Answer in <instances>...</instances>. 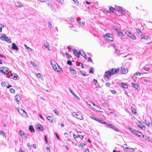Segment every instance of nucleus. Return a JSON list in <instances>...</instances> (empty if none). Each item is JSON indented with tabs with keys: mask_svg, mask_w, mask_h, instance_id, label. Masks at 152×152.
Returning a JSON list of instances; mask_svg holds the SVG:
<instances>
[{
	"mask_svg": "<svg viewBox=\"0 0 152 152\" xmlns=\"http://www.w3.org/2000/svg\"><path fill=\"white\" fill-rule=\"evenodd\" d=\"M116 9L118 12H121L122 14H125V12L122 9L121 7H118L116 8Z\"/></svg>",
	"mask_w": 152,
	"mask_h": 152,
	"instance_id": "obj_12",
	"label": "nucleus"
},
{
	"mask_svg": "<svg viewBox=\"0 0 152 152\" xmlns=\"http://www.w3.org/2000/svg\"><path fill=\"white\" fill-rule=\"evenodd\" d=\"M73 95H74V96L75 97V98L77 99H78V100H80V98L78 96H77L75 94L73 93Z\"/></svg>",
	"mask_w": 152,
	"mask_h": 152,
	"instance_id": "obj_54",
	"label": "nucleus"
},
{
	"mask_svg": "<svg viewBox=\"0 0 152 152\" xmlns=\"http://www.w3.org/2000/svg\"><path fill=\"white\" fill-rule=\"evenodd\" d=\"M110 83L109 82L106 83V86L107 87H109L110 86Z\"/></svg>",
	"mask_w": 152,
	"mask_h": 152,
	"instance_id": "obj_62",
	"label": "nucleus"
},
{
	"mask_svg": "<svg viewBox=\"0 0 152 152\" xmlns=\"http://www.w3.org/2000/svg\"><path fill=\"white\" fill-rule=\"evenodd\" d=\"M48 6H50V8L52 9V10L54 12H56V10L55 9L53 6L51 5V4H50V3H48Z\"/></svg>",
	"mask_w": 152,
	"mask_h": 152,
	"instance_id": "obj_18",
	"label": "nucleus"
},
{
	"mask_svg": "<svg viewBox=\"0 0 152 152\" xmlns=\"http://www.w3.org/2000/svg\"><path fill=\"white\" fill-rule=\"evenodd\" d=\"M18 112L20 113L21 114L24 115V113H25L24 116H26H26H28V115L26 113L24 110L22 109H20L19 110L18 109Z\"/></svg>",
	"mask_w": 152,
	"mask_h": 152,
	"instance_id": "obj_17",
	"label": "nucleus"
},
{
	"mask_svg": "<svg viewBox=\"0 0 152 152\" xmlns=\"http://www.w3.org/2000/svg\"><path fill=\"white\" fill-rule=\"evenodd\" d=\"M143 69L146 71H148L149 70V68L147 67H144L143 68Z\"/></svg>",
	"mask_w": 152,
	"mask_h": 152,
	"instance_id": "obj_63",
	"label": "nucleus"
},
{
	"mask_svg": "<svg viewBox=\"0 0 152 152\" xmlns=\"http://www.w3.org/2000/svg\"><path fill=\"white\" fill-rule=\"evenodd\" d=\"M4 26L2 24H0V31L1 32L2 30V28L4 27Z\"/></svg>",
	"mask_w": 152,
	"mask_h": 152,
	"instance_id": "obj_52",
	"label": "nucleus"
},
{
	"mask_svg": "<svg viewBox=\"0 0 152 152\" xmlns=\"http://www.w3.org/2000/svg\"><path fill=\"white\" fill-rule=\"evenodd\" d=\"M68 19L71 22H74L75 21L74 19L72 17L69 18Z\"/></svg>",
	"mask_w": 152,
	"mask_h": 152,
	"instance_id": "obj_50",
	"label": "nucleus"
},
{
	"mask_svg": "<svg viewBox=\"0 0 152 152\" xmlns=\"http://www.w3.org/2000/svg\"><path fill=\"white\" fill-rule=\"evenodd\" d=\"M109 9L110 11L113 12H114V11L115 10V9L112 7H110Z\"/></svg>",
	"mask_w": 152,
	"mask_h": 152,
	"instance_id": "obj_37",
	"label": "nucleus"
},
{
	"mask_svg": "<svg viewBox=\"0 0 152 152\" xmlns=\"http://www.w3.org/2000/svg\"><path fill=\"white\" fill-rule=\"evenodd\" d=\"M67 64H68L70 65H71L72 64V62H71V61L70 60H69L67 61Z\"/></svg>",
	"mask_w": 152,
	"mask_h": 152,
	"instance_id": "obj_53",
	"label": "nucleus"
},
{
	"mask_svg": "<svg viewBox=\"0 0 152 152\" xmlns=\"http://www.w3.org/2000/svg\"><path fill=\"white\" fill-rule=\"evenodd\" d=\"M47 118L50 122L53 121V119L50 116H48L47 117Z\"/></svg>",
	"mask_w": 152,
	"mask_h": 152,
	"instance_id": "obj_38",
	"label": "nucleus"
},
{
	"mask_svg": "<svg viewBox=\"0 0 152 152\" xmlns=\"http://www.w3.org/2000/svg\"><path fill=\"white\" fill-rule=\"evenodd\" d=\"M119 70L118 69L112 68L110 71L111 74L112 75H115L117 74L119 72Z\"/></svg>",
	"mask_w": 152,
	"mask_h": 152,
	"instance_id": "obj_10",
	"label": "nucleus"
},
{
	"mask_svg": "<svg viewBox=\"0 0 152 152\" xmlns=\"http://www.w3.org/2000/svg\"><path fill=\"white\" fill-rule=\"evenodd\" d=\"M13 79L14 80H17L18 78H19L18 75L16 74H14V76L13 77Z\"/></svg>",
	"mask_w": 152,
	"mask_h": 152,
	"instance_id": "obj_35",
	"label": "nucleus"
},
{
	"mask_svg": "<svg viewBox=\"0 0 152 152\" xmlns=\"http://www.w3.org/2000/svg\"><path fill=\"white\" fill-rule=\"evenodd\" d=\"M55 134L56 136V137H57V138L58 139V140H60V137H59L58 136L57 134L56 133H55Z\"/></svg>",
	"mask_w": 152,
	"mask_h": 152,
	"instance_id": "obj_57",
	"label": "nucleus"
},
{
	"mask_svg": "<svg viewBox=\"0 0 152 152\" xmlns=\"http://www.w3.org/2000/svg\"><path fill=\"white\" fill-rule=\"evenodd\" d=\"M121 86L123 88H127L128 87V86L127 84L125 83H121Z\"/></svg>",
	"mask_w": 152,
	"mask_h": 152,
	"instance_id": "obj_22",
	"label": "nucleus"
},
{
	"mask_svg": "<svg viewBox=\"0 0 152 152\" xmlns=\"http://www.w3.org/2000/svg\"><path fill=\"white\" fill-rule=\"evenodd\" d=\"M29 129L31 132H34L35 131L34 130V129L32 125H30L29 126Z\"/></svg>",
	"mask_w": 152,
	"mask_h": 152,
	"instance_id": "obj_26",
	"label": "nucleus"
},
{
	"mask_svg": "<svg viewBox=\"0 0 152 152\" xmlns=\"http://www.w3.org/2000/svg\"><path fill=\"white\" fill-rule=\"evenodd\" d=\"M127 145L126 144H124L123 146H122L123 148L124 151H125L129 152V150H132V152H133L134 151V149L133 148H129L128 147H127Z\"/></svg>",
	"mask_w": 152,
	"mask_h": 152,
	"instance_id": "obj_6",
	"label": "nucleus"
},
{
	"mask_svg": "<svg viewBox=\"0 0 152 152\" xmlns=\"http://www.w3.org/2000/svg\"><path fill=\"white\" fill-rule=\"evenodd\" d=\"M126 34L132 39L133 40H135L136 39V37L132 33H131L130 32L127 31L126 32Z\"/></svg>",
	"mask_w": 152,
	"mask_h": 152,
	"instance_id": "obj_8",
	"label": "nucleus"
},
{
	"mask_svg": "<svg viewBox=\"0 0 152 152\" xmlns=\"http://www.w3.org/2000/svg\"><path fill=\"white\" fill-rule=\"evenodd\" d=\"M137 32L138 34L140 35H141L142 34V33L140 30H139L138 31H137Z\"/></svg>",
	"mask_w": 152,
	"mask_h": 152,
	"instance_id": "obj_64",
	"label": "nucleus"
},
{
	"mask_svg": "<svg viewBox=\"0 0 152 152\" xmlns=\"http://www.w3.org/2000/svg\"><path fill=\"white\" fill-rule=\"evenodd\" d=\"M145 123L148 126H150L151 124V125L152 124V123L151 122H150L148 121H147L146 120H145Z\"/></svg>",
	"mask_w": 152,
	"mask_h": 152,
	"instance_id": "obj_41",
	"label": "nucleus"
},
{
	"mask_svg": "<svg viewBox=\"0 0 152 152\" xmlns=\"http://www.w3.org/2000/svg\"><path fill=\"white\" fill-rule=\"evenodd\" d=\"M131 109L133 113H134L135 115L137 113V112H136L135 109L133 107H131Z\"/></svg>",
	"mask_w": 152,
	"mask_h": 152,
	"instance_id": "obj_29",
	"label": "nucleus"
},
{
	"mask_svg": "<svg viewBox=\"0 0 152 152\" xmlns=\"http://www.w3.org/2000/svg\"><path fill=\"white\" fill-rule=\"evenodd\" d=\"M113 36L112 34H106L104 36V37H106V38H105V40L107 42H108V41H113Z\"/></svg>",
	"mask_w": 152,
	"mask_h": 152,
	"instance_id": "obj_3",
	"label": "nucleus"
},
{
	"mask_svg": "<svg viewBox=\"0 0 152 152\" xmlns=\"http://www.w3.org/2000/svg\"><path fill=\"white\" fill-rule=\"evenodd\" d=\"M12 50H18L19 49L16 45L14 43H12Z\"/></svg>",
	"mask_w": 152,
	"mask_h": 152,
	"instance_id": "obj_14",
	"label": "nucleus"
},
{
	"mask_svg": "<svg viewBox=\"0 0 152 152\" xmlns=\"http://www.w3.org/2000/svg\"><path fill=\"white\" fill-rule=\"evenodd\" d=\"M114 130H115V131H117V132H121L118 129V128H117V127H115L114 129H113Z\"/></svg>",
	"mask_w": 152,
	"mask_h": 152,
	"instance_id": "obj_55",
	"label": "nucleus"
},
{
	"mask_svg": "<svg viewBox=\"0 0 152 152\" xmlns=\"http://www.w3.org/2000/svg\"><path fill=\"white\" fill-rule=\"evenodd\" d=\"M0 39L2 40H4L6 41L9 43H10L11 42V39L9 38L7 36H6V35L4 34H3L1 35L0 37Z\"/></svg>",
	"mask_w": 152,
	"mask_h": 152,
	"instance_id": "obj_2",
	"label": "nucleus"
},
{
	"mask_svg": "<svg viewBox=\"0 0 152 152\" xmlns=\"http://www.w3.org/2000/svg\"><path fill=\"white\" fill-rule=\"evenodd\" d=\"M53 111L56 115H59V112L58 111L57 109H54Z\"/></svg>",
	"mask_w": 152,
	"mask_h": 152,
	"instance_id": "obj_32",
	"label": "nucleus"
},
{
	"mask_svg": "<svg viewBox=\"0 0 152 152\" xmlns=\"http://www.w3.org/2000/svg\"><path fill=\"white\" fill-rule=\"evenodd\" d=\"M73 115L75 116V117L79 119L82 120L83 118L82 115L80 113L74 112Z\"/></svg>",
	"mask_w": 152,
	"mask_h": 152,
	"instance_id": "obj_7",
	"label": "nucleus"
},
{
	"mask_svg": "<svg viewBox=\"0 0 152 152\" xmlns=\"http://www.w3.org/2000/svg\"><path fill=\"white\" fill-rule=\"evenodd\" d=\"M88 104L92 107V106H96L97 107H98L97 105L95 104L94 103L91 102H89V103H88Z\"/></svg>",
	"mask_w": 152,
	"mask_h": 152,
	"instance_id": "obj_24",
	"label": "nucleus"
},
{
	"mask_svg": "<svg viewBox=\"0 0 152 152\" xmlns=\"http://www.w3.org/2000/svg\"><path fill=\"white\" fill-rule=\"evenodd\" d=\"M31 64L33 65V66H35V67H36V66H38L37 65H35V63H33L32 61H31Z\"/></svg>",
	"mask_w": 152,
	"mask_h": 152,
	"instance_id": "obj_58",
	"label": "nucleus"
},
{
	"mask_svg": "<svg viewBox=\"0 0 152 152\" xmlns=\"http://www.w3.org/2000/svg\"><path fill=\"white\" fill-rule=\"evenodd\" d=\"M88 61H89L90 62H93L92 60L91 57H88Z\"/></svg>",
	"mask_w": 152,
	"mask_h": 152,
	"instance_id": "obj_59",
	"label": "nucleus"
},
{
	"mask_svg": "<svg viewBox=\"0 0 152 152\" xmlns=\"http://www.w3.org/2000/svg\"><path fill=\"white\" fill-rule=\"evenodd\" d=\"M112 75L110 71L108 70L106 71L104 74V75L107 78H108L110 77Z\"/></svg>",
	"mask_w": 152,
	"mask_h": 152,
	"instance_id": "obj_9",
	"label": "nucleus"
},
{
	"mask_svg": "<svg viewBox=\"0 0 152 152\" xmlns=\"http://www.w3.org/2000/svg\"><path fill=\"white\" fill-rule=\"evenodd\" d=\"M10 91L11 93L13 94L15 92V90L12 88L10 89Z\"/></svg>",
	"mask_w": 152,
	"mask_h": 152,
	"instance_id": "obj_45",
	"label": "nucleus"
},
{
	"mask_svg": "<svg viewBox=\"0 0 152 152\" xmlns=\"http://www.w3.org/2000/svg\"><path fill=\"white\" fill-rule=\"evenodd\" d=\"M132 86L134 88H135L136 89H137V88L139 87V86L137 84H135L133 83H131Z\"/></svg>",
	"mask_w": 152,
	"mask_h": 152,
	"instance_id": "obj_28",
	"label": "nucleus"
},
{
	"mask_svg": "<svg viewBox=\"0 0 152 152\" xmlns=\"http://www.w3.org/2000/svg\"><path fill=\"white\" fill-rule=\"evenodd\" d=\"M59 3L62 4L64 3V1L63 0H56Z\"/></svg>",
	"mask_w": 152,
	"mask_h": 152,
	"instance_id": "obj_49",
	"label": "nucleus"
},
{
	"mask_svg": "<svg viewBox=\"0 0 152 152\" xmlns=\"http://www.w3.org/2000/svg\"><path fill=\"white\" fill-rule=\"evenodd\" d=\"M101 103L102 104H103L104 106H107L108 105L107 103L104 100H101Z\"/></svg>",
	"mask_w": 152,
	"mask_h": 152,
	"instance_id": "obj_23",
	"label": "nucleus"
},
{
	"mask_svg": "<svg viewBox=\"0 0 152 152\" xmlns=\"http://www.w3.org/2000/svg\"><path fill=\"white\" fill-rule=\"evenodd\" d=\"M120 72L121 73L123 74H125L127 73L128 72V70L127 69L124 68H121V69Z\"/></svg>",
	"mask_w": 152,
	"mask_h": 152,
	"instance_id": "obj_15",
	"label": "nucleus"
},
{
	"mask_svg": "<svg viewBox=\"0 0 152 152\" xmlns=\"http://www.w3.org/2000/svg\"><path fill=\"white\" fill-rule=\"evenodd\" d=\"M73 50L74 54L77 57H79L80 56L77 53V50L75 49H74Z\"/></svg>",
	"mask_w": 152,
	"mask_h": 152,
	"instance_id": "obj_20",
	"label": "nucleus"
},
{
	"mask_svg": "<svg viewBox=\"0 0 152 152\" xmlns=\"http://www.w3.org/2000/svg\"><path fill=\"white\" fill-rule=\"evenodd\" d=\"M44 45L45 46V47L46 48H48V49L49 50H50V49L49 48V45L48 43H46L44 44Z\"/></svg>",
	"mask_w": 152,
	"mask_h": 152,
	"instance_id": "obj_33",
	"label": "nucleus"
},
{
	"mask_svg": "<svg viewBox=\"0 0 152 152\" xmlns=\"http://www.w3.org/2000/svg\"><path fill=\"white\" fill-rule=\"evenodd\" d=\"M129 129L133 134L137 135L138 137H140L142 135V134L140 132L135 129H132L131 128H129Z\"/></svg>",
	"mask_w": 152,
	"mask_h": 152,
	"instance_id": "obj_4",
	"label": "nucleus"
},
{
	"mask_svg": "<svg viewBox=\"0 0 152 152\" xmlns=\"http://www.w3.org/2000/svg\"><path fill=\"white\" fill-rule=\"evenodd\" d=\"M48 27L50 28H52V26L51 23L50 22H48Z\"/></svg>",
	"mask_w": 152,
	"mask_h": 152,
	"instance_id": "obj_43",
	"label": "nucleus"
},
{
	"mask_svg": "<svg viewBox=\"0 0 152 152\" xmlns=\"http://www.w3.org/2000/svg\"><path fill=\"white\" fill-rule=\"evenodd\" d=\"M138 126L139 127L143 129H144L145 128V126L144 125H142L140 123V124H138Z\"/></svg>",
	"mask_w": 152,
	"mask_h": 152,
	"instance_id": "obj_25",
	"label": "nucleus"
},
{
	"mask_svg": "<svg viewBox=\"0 0 152 152\" xmlns=\"http://www.w3.org/2000/svg\"><path fill=\"white\" fill-rule=\"evenodd\" d=\"M148 37L147 36H144L141 37L142 39H147L148 38Z\"/></svg>",
	"mask_w": 152,
	"mask_h": 152,
	"instance_id": "obj_48",
	"label": "nucleus"
},
{
	"mask_svg": "<svg viewBox=\"0 0 152 152\" xmlns=\"http://www.w3.org/2000/svg\"><path fill=\"white\" fill-rule=\"evenodd\" d=\"M36 76L38 78H40L42 80H43V76L42 75L39 73H38L37 74Z\"/></svg>",
	"mask_w": 152,
	"mask_h": 152,
	"instance_id": "obj_27",
	"label": "nucleus"
},
{
	"mask_svg": "<svg viewBox=\"0 0 152 152\" xmlns=\"http://www.w3.org/2000/svg\"><path fill=\"white\" fill-rule=\"evenodd\" d=\"M9 69L7 67H2L0 69V71L3 74L7 75L8 73Z\"/></svg>",
	"mask_w": 152,
	"mask_h": 152,
	"instance_id": "obj_5",
	"label": "nucleus"
},
{
	"mask_svg": "<svg viewBox=\"0 0 152 152\" xmlns=\"http://www.w3.org/2000/svg\"><path fill=\"white\" fill-rule=\"evenodd\" d=\"M90 68H91V69L89 70V72L90 73H94V72H93V68H92V67L91 66L90 67Z\"/></svg>",
	"mask_w": 152,
	"mask_h": 152,
	"instance_id": "obj_51",
	"label": "nucleus"
},
{
	"mask_svg": "<svg viewBox=\"0 0 152 152\" xmlns=\"http://www.w3.org/2000/svg\"><path fill=\"white\" fill-rule=\"evenodd\" d=\"M142 137L144 138V139L146 140H147L149 138L146 135H143L142 134Z\"/></svg>",
	"mask_w": 152,
	"mask_h": 152,
	"instance_id": "obj_40",
	"label": "nucleus"
},
{
	"mask_svg": "<svg viewBox=\"0 0 152 152\" xmlns=\"http://www.w3.org/2000/svg\"><path fill=\"white\" fill-rule=\"evenodd\" d=\"M113 28L117 32L118 31V28L116 27V26H112Z\"/></svg>",
	"mask_w": 152,
	"mask_h": 152,
	"instance_id": "obj_47",
	"label": "nucleus"
},
{
	"mask_svg": "<svg viewBox=\"0 0 152 152\" xmlns=\"http://www.w3.org/2000/svg\"><path fill=\"white\" fill-rule=\"evenodd\" d=\"M80 73L84 76H87L88 75V74H87L86 72L83 71H80Z\"/></svg>",
	"mask_w": 152,
	"mask_h": 152,
	"instance_id": "obj_30",
	"label": "nucleus"
},
{
	"mask_svg": "<svg viewBox=\"0 0 152 152\" xmlns=\"http://www.w3.org/2000/svg\"><path fill=\"white\" fill-rule=\"evenodd\" d=\"M15 6L19 8H21L24 6V5L22 4L21 2L18 1H16L15 2Z\"/></svg>",
	"mask_w": 152,
	"mask_h": 152,
	"instance_id": "obj_11",
	"label": "nucleus"
},
{
	"mask_svg": "<svg viewBox=\"0 0 152 152\" xmlns=\"http://www.w3.org/2000/svg\"><path fill=\"white\" fill-rule=\"evenodd\" d=\"M0 134L2 135L3 137L4 136L6 138V136L5 135V133L3 131H0Z\"/></svg>",
	"mask_w": 152,
	"mask_h": 152,
	"instance_id": "obj_42",
	"label": "nucleus"
},
{
	"mask_svg": "<svg viewBox=\"0 0 152 152\" xmlns=\"http://www.w3.org/2000/svg\"><path fill=\"white\" fill-rule=\"evenodd\" d=\"M15 99L17 101L18 104H19V101L20 100V96L19 95H17L15 96Z\"/></svg>",
	"mask_w": 152,
	"mask_h": 152,
	"instance_id": "obj_21",
	"label": "nucleus"
},
{
	"mask_svg": "<svg viewBox=\"0 0 152 152\" xmlns=\"http://www.w3.org/2000/svg\"><path fill=\"white\" fill-rule=\"evenodd\" d=\"M24 47H25L26 48V49H30V50H32L31 48H30L28 47V46H27L26 44H24Z\"/></svg>",
	"mask_w": 152,
	"mask_h": 152,
	"instance_id": "obj_61",
	"label": "nucleus"
},
{
	"mask_svg": "<svg viewBox=\"0 0 152 152\" xmlns=\"http://www.w3.org/2000/svg\"><path fill=\"white\" fill-rule=\"evenodd\" d=\"M105 125L107 126H109V127H110V128H111L112 126H113V125L112 124L109 123L107 122H106Z\"/></svg>",
	"mask_w": 152,
	"mask_h": 152,
	"instance_id": "obj_34",
	"label": "nucleus"
},
{
	"mask_svg": "<svg viewBox=\"0 0 152 152\" xmlns=\"http://www.w3.org/2000/svg\"><path fill=\"white\" fill-rule=\"evenodd\" d=\"M50 63L53 69L59 73H61L62 72L61 69L57 63H56L55 61H53V62L50 61Z\"/></svg>",
	"mask_w": 152,
	"mask_h": 152,
	"instance_id": "obj_1",
	"label": "nucleus"
},
{
	"mask_svg": "<svg viewBox=\"0 0 152 152\" xmlns=\"http://www.w3.org/2000/svg\"><path fill=\"white\" fill-rule=\"evenodd\" d=\"M7 84L6 83V82H3L1 83V84L2 86L5 87L6 86V84Z\"/></svg>",
	"mask_w": 152,
	"mask_h": 152,
	"instance_id": "obj_44",
	"label": "nucleus"
},
{
	"mask_svg": "<svg viewBox=\"0 0 152 152\" xmlns=\"http://www.w3.org/2000/svg\"><path fill=\"white\" fill-rule=\"evenodd\" d=\"M90 117L91 119H94L96 121H97V118H97L96 117H94V116H90Z\"/></svg>",
	"mask_w": 152,
	"mask_h": 152,
	"instance_id": "obj_46",
	"label": "nucleus"
},
{
	"mask_svg": "<svg viewBox=\"0 0 152 152\" xmlns=\"http://www.w3.org/2000/svg\"><path fill=\"white\" fill-rule=\"evenodd\" d=\"M19 134L20 135V136L22 137H23V138L24 139H26L27 138L26 136H24L25 135V132L22 131L21 130H20L19 131Z\"/></svg>",
	"mask_w": 152,
	"mask_h": 152,
	"instance_id": "obj_13",
	"label": "nucleus"
},
{
	"mask_svg": "<svg viewBox=\"0 0 152 152\" xmlns=\"http://www.w3.org/2000/svg\"><path fill=\"white\" fill-rule=\"evenodd\" d=\"M111 93L112 94H116L117 93L116 91L115 90H111Z\"/></svg>",
	"mask_w": 152,
	"mask_h": 152,
	"instance_id": "obj_56",
	"label": "nucleus"
},
{
	"mask_svg": "<svg viewBox=\"0 0 152 152\" xmlns=\"http://www.w3.org/2000/svg\"><path fill=\"white\" fill-rule=\"evenodd\" d=\"M70 70V71L72 72L74 74H76V71L73 69V68H69Z\"/></svg>",
	"mask_w": 152,
	"mask_h": 152,
	"instance_id": "obj_31",
	"label": "nucleus"
},
{
	"mask_svg": "<svg viewBox=\"0 0 152 152\" xmlns=\"http://www.w3.org/2000/svg\"><path fill=\"white\" fill-rule=\"evenodd\" d=\"M96 121L101 124H105L106 122L104 121L103 120L99 118H98L97 119Z\"/></svg>",
	"mask_w": 152,
	"mask_h": 152,
	"instance_id": "obj_19",
	"label": "nucleus"
},
{
	"mask_svg": "<svg viewBox=\"0 0 152 152\" xmlns=\"http://www.w3.org/2000/svg\"><path fill=\"white\" fill-rule=\"evenodd\" d=\"M65 54L66 55L67 58L68 59H69L71 57V55L66 52L65 53Z\"/></svg>",
	"mask_w": 152,
	"mask_h": 152,
	"instance_id": "obj_36",
	"label": "nucleus"
},
{
	"mask_svg": "<svg viewBox=\"0 0 152 152\" xmlns=\"http://www.w3.org/2000/svg\"><path fill=\"white\" fill-rule=\"evenodd\" d=\"M118 33V35L122 37L123 35V33L120 31H118L117 32Z\"/></svg>",
	"mask_w": 152,
	"mask_h": 152,
	"instance_id": "obj_39",
	"label": "nucleus"
},
{
	"mask_svg": "<svg viewBox=\"0 0 152 152\" xmlns=\"http://www.w3.org/2000/svg\"><path fill=\"white\" fill-rule=\"evenodd\" d=\"M80 145L81 146L82 148H83L84 147L85 145V144H84L83 143H81L80 144Z\"/></svg>",
	"mask_w": 152,
	"mask_h": 152,
	"instance_id": "obj_60",
	"label": "nucleus"
},
{
	"mask_svg": "<svg viewBox=\"0 0 152 152\" xmlns=\"http://www.w3.org/2000/svg\"><path fill=\"white\" fill-rule=\"evenodd\" d=\"M37 129L39 131H43V128L42 126L39 124L37 125L36 127Z\"/></svg>",
	"mask_w": 152,
	"mask_h": 152,
	"instance_id": "obj_16",
	"label": "nucleus"
}]
</instances>
